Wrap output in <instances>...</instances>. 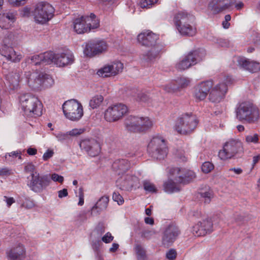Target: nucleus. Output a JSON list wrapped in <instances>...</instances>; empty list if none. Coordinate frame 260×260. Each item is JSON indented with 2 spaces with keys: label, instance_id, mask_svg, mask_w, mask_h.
Returning a JSON list of instances; mask_svg holds the SVG:
<instances>
[{
  "label": "nucleus",
  "instance_id": "nucleus-24",
  "mask_svg": "<svg viewBox=\"0 0 260 260\" xmlns=\"http://www.w3.org/2000/svg\"><path fill=\"white\" fill-rule=\"evenodd\" d=\"M27 84L30 88L34 90L41 89V77L40 74L35 72H27L25 73Z\"/></svg>",
  "mask_w": 260,
  "mask_h": 260
},
{
  "label": "nucleus",
  "instance_id": "nucleus-37",
  "mask_svg": "<svg viewBox=\"0 0 260 260\" xmlns=\"http://www.w3.org/2000/svg\"><path fill=\"white\" fill-rule=\"evenodd\" d=\"M179 183L174 181L172 178H169L165 181L163 184V187L165 191L169 193H172L175 192H178L180 190Z\"/></svg>",
  "mask_w": 260,
  "mask_h": 260
},
{
  "label": "nucleus",
  "instance_id": "nucleus-36",
  "mask_svg": "<svg viewBox=\"0 0 260 260\" xmlns=\"http://www.w3.org/2000/svg\"><path fill=\"white\" fill-rule=\"evenodd\" d=\"M84 17V22L86 26H91L90 28V31L93 30L100 27V20L96 17L94 13H90V15L82 16Z\"/></svg>",
  "mask_w": 260,
  "mask_h": 260
},
{
  "label": "nucleus",
  "instance_id": "nucleus-22",
  "mask_svg": "<svg viewBox=\"0 0 260 260\" xmlns=\"http://www.w3.org/2000/svg\"><path fill=\"white\" fill-rule=\"evenodd\" d=\"M237 66L240 69L247 70L251 73L260 71V62L251 61L243 56H239L237 58Z\"/></svg>",
  "mask_w": 260,
  "mask_h": 260
},
{
  "label": "nucleus",
  "instance_id": "nucleus-49",
  "mask_svg": "<svg viewBox=\"0 0 260 260\" xmlns=\"http://www.w3.org/2000/svg\"><path fill=\"white\" fill-rule=\"evenodd\" d=\"M158 0H141L140 6L142 8H149L156 4Z\"/></svg>",
  "mask_w": 260,
  "mask_h": 260
},
{
  "label": "nucleus",
  "instance_id": "nucleus-57",
  "mask_svg": "<svg viewBox=\"0 0 260 260\" xmlns=\"http://www.w3.org/2000/svg\"><path fill=\"white\" fill-rule=\"evenodd\" d=\"M50 179L51 180H52L55 182H58L61 183H62L64 180L63 176L56 173H53L51 175H50Z\"/></svg>",
  "mask_w": 260,
  "mask_h": 260
},
{
  "label": "nucleus",
  "instance_id": "nucleus-43",
  "mask_svg": "<svg viewBox=\"0 0 260 260\" xmlns=\"http://www.w3.org/2000/svg\"><path fill=\"white\" fill-rule=\"evenodd\" d=\"M5 160L8 162H12L14 161L16 157L21 159V152L20 150L12 151L10 153H7L5 155Z\"/></svg>",
  "mask_w": 260,
  "mask_h": 260
},
{
  "label": "nucleus",
  "instance_id": "nucleus-27",
  "mask_svg": "<svg viewBox=\"0 0 260 260\" xmlns=\"http://www.w3.org/2000/svg\"><path fill=\"white\" fill-rule=\"evenodd\" d=\"M16 19L15 12L9 11L0 14V27L2 28L8 29Z\"/></svg>",
  "mask_w": 260,
  "mask_h": 260
},
{
  "label": "nucleus",
  "instance_id": "nucleus-20",
  "mask_svg": "<svg viewBox=\"0 0 260 260\" xmlns=\"http://www.w3.org/2000/svg\"><path fill=\"white\" fill-rule=\"evenodd\" d=\"M158 39L159 37L158 35L149 30L141 32L137 37L138 41L142 45L151 47L159 45L156 44Z\"/></svg>",
  "mask_w": 260,
  "mask_h": 260
},
{
  "label": "nucleus",
  "instance_id": "nucleus-8",
  "mask_svg": "<svg viewBox=\"0 0 260 260\" xmlns=\"http://www.w3.org/2000/svg\"><path fill=\"white\" fill-rule=\"evenodd\" d=\"M205 55V50L203 49L191 51L176 64V68L181 71L186 70L202 61Z\"/></svg>",
  "mask_w": 260,
  "mask_h": 260
},
{
  "label": "nucleus",
  "instance_id": "nucleus-47",
  "mask_svg": "<svg viewBox=\"0 0 260 260\" xmlns=\"http://www.w3.org/2000/svg\"><path fill=\"white\" fill-rule=\"evenodd\" d=\"M214 168L213 164L209 161L204 162L202 166V171L206 174L210 173Z\"/></svg>",
  "mask_w": 260,
  "mask_h": 260
},
{
  "label": "nucleus",
  "instance_id": "nucleus-17",
  "mask_svg": "<svg viewBox=\"0 0 260 260\" xmlns=\"http://www.w3.org/2000/svg\"><path fill=\"white\" fill-rule=\"evenodd\" d=\"M138 178L136 176L126 174L123 175L116 181V186L122 190L129 191L134 187L135 183L137 182Z\"/></svg>",
  "mask_w": 260,
  "mask_h": 260
},
{
  "label": "nucleus",
  "instance_id": "nucleus-41",
  "mask_svg": "<svg viewBox=\"0 0 260 260\" xmlns=\"http://www.w3.org/2000/svg\"><path fill=\"white\" fill-rule=\"evenodd\" d=\"M182 179H181V184H186L189 183L196 177L195 173L191 170L183 169V173Z\"/></svg>",
  "mask_w": 260,
  "mask_h": 260
},
{
  "label": "nucleus",
  "instance_id": "nucleus-25",
  "mask_svg": "<svg viewBox=\"0 0 260 260\" xmlns=\"http://www.w3.org/2000/svg\"><path fill=\"white\" fill-rule=\"evenodd\" d=\"M162 49V46L157 45L152 47L148 51L142 54L141 58L144 61L151 63L155 60L158 57L159 53Z\"/></svg>",
  "mask_w": 260,
  "mask_h": 260
},
{
  "label": "nucleus",
  "instance_id": "nucleus-31",
  "mask_svg": "<svg viewBox=\"0 0 260 260\" xmlns=\"http://www.w3.org/2000/svg\"><path fill=\"white\" fill-rule=\"evenodd\" d=\"M109 197L106 196L102 197L91 209V214L97 215L106 210L109 202Z\"/></svg>",
  "mask_w": 260,
  "mask_h": 260
},
{
  "label": "nucleus",
  "instance_id": "nucleus-30",
  "mask_svg": "<svg viewBox=\"0 0 260 260\" xmlns=\"http://www.w3.org/2000/svg\"><path fill=\"white\" fill-rule=\"evenodd\" d=\"M141 118L138 116H129L125 120L124 124L126 129L131 132H138L139 123L141 122Z\"/></svg>",
  "mask_w": 260,
  "mask_h": 260
},
{
  "label": "nucleus",
  "instance_id": "nucleus-21",
  "mask_svg": "<svg viewBox=\"0 0 260 260\" xmlns=\"http://www.w3.org/2000/svg\"><path fill=\"white\" fill-rule=\"evenodd\" d=\"M213 82L208 80L202 82L196 86L194 91V96L199 101L204 100L213 86Z\"/></svg>",
  "mask_w": 260,
  "mask_h": 260
},
{
  "label": "nucleus",
  "instance_id": "nucleus-14",
  "mask_svg": "<svg viewBox=\"0 0 260 260\" xmlns=\"http://www.w3.org/2000/svg\"><path fill=\"white\" fill-rule=\"evenodd\" d=\"M180 234L179 228L175 224H170L163 232L162 243L164 246H170Z\"/></svg>",
  "mask_w": 260,
  "mask_h": 260
},
{
  "label": "nucleus",
  "instance_id": "nucleus-63",
  "mask_svg": "<svg viewBox=\"0 0 260 260\" xmlns=\"http://www.w3.org/2000/svg\"><path fill=\"white\" fill-rule=\"evenodd\" d=\"M35 167L32 163H28L24 167V170L26 172L35 173Z\"/></svg>",
  "mask_w": 260,
  "mask_h": 260
},
{
  "label": "nucleus",
  "instance_id": "nucleus-46",
  "mask_svg": "<svg viewBox=\"0 0 260 260\" xmlns=\"http://www.w3.org/2000/svg\"><path fill=\"white\" fill-rule=\"evenodd\" d=\"M144 189L147 191L151 193L157 192V188L155 185L148 181H145L143 182Z\"/></svg>",
  "mask_w": 260,
  "mask_h": 260
},
{
  "label": "nucleus",
  "instance_id": "nucleus-40",
  "mask_svg": "<svg viewBox=\"0 0 260 260\" xmlns=\"http://www.w3.org/2000/svg\"><path fill=\"white\" fill-rule=\"evenodd\" d=\"M41 54L43 64H50L53 62L55 63L56 54L53 52H46Z\"/></svg>",
  "mask_w": 260,
  "mask_h": 260
},
{
  "label": "nucleus",
  "instance_id": "nucleus-6",
  "mask_svg": "<svg viewBox=\"0 0 260 260\" xmlns=\"http://www.w3.org/2000/svg\"><path fill=\"white\" fill-rule=\"evenodd\" d=\"M108 48V43L105 40L94 38L85 43L83 53L86 57H93L106 52Z\"/></svg>",
  "mask_w": 260,
  "mask_h": 260
},
{
  "label": "nucleus",
  "instance_id": "nucleus-19",
  "mask_svg": "<svg viewBox=\"0 0 260 260\" xmlns=\"http://www.w3.org/2000/svg\"><path fill=\"white\" fill-rule=\"evenodd\" d=\"M213 223L210 219L200 221L193 226L192 233L196 236H204L213 231Z\"/></svg>",
  "mask_w": 260,
  "mask_h": 260
},
{
  "label": "nucleus",
  "instance_id": "nucleus-18",
  "mask_svg": "<svg viewBox=\"0 0 260 260\" xmlns=\"http://www.w3.org/2000/svg\"><path fill=\"white\" fill-rule=\"evenodd\" d=\"M233 4V0H212L208 7L214 14H218L229 10Z\"/></svg>",
  "mask_w": 260,
  "mask_h": 260
},
{
  "label": "nucleus",
  "instance_id": "nucleus-26",
  "mask_svg": "<svg viewBox=\"0 0 260 260\" xmlns=\"http://www.w3.org/2000/svg\"><path fill=\"white\" fill-rule=\"evenodd\" d=\"M112 168L118 175H123L129 169L130 163L126 159H118L113 163Z\"/></svg>",
  "mask_w": 260,
  "mask_h": 260
},
{
  "label": "nucleus",
  "instance_id": "nucleus-59",
  "mask_svg": "<svg viewBox=\"0 0 260 260\" xmlns=\"http://www.w3.org/2000/svg\"><path fill=\"white\" fill-rule=\"evenodd\" d=\"M54 151L52 149H48L43 154V159L44 161H47L53 156Z\"/></svg>",
  "mask_w": 260,
  "mask_h": 260
},
{
  "label": "nucleus",
  "instance_id": "nucleus-15",
  "mask_svg": "<svg viewBox=\"0 0 260 260\" xmlns=\"http://www.w3.org/2000/svg\"><path fill=\"white\" fill-rule=\"evenodd\" d=\"M123 68V63L119 61L113 62L111 64H108L99 70L97 74L103 77L114 76L122 72Z\"/></svg>",
  "mask_w": 260,
  "mask_h": 260
},
{
  "label": "nucleus",
  "instance_id": "nucleus-11",
  "mask_svg": "<svg viewBox=\"0 0 260 260\" xmlns=\"http://www.w3.org/2000/svg\"><path fill=\"white\" fill-rule=\"evenodd\" d=\"M243 151L242 143L240 141L231 140L224 144L223 149L218 152V156L221 159L225 160L232 158Z\"/></svg>",
  "mask_w": 260,
  "mask_h": 260
},
{
  "label": "nucleus",
  "instance_id": "nucleus-12",
  "mask_svg": "<svg viewBox=\"0 0 260 260\" xmlns=\"http://www.w3.org/2000/svg\"><path fill=\"white\" fill-rule=\"evenodd\" d=\"M128 112L127 107L118 103L109 106L105 111L104 118L109 122L117 121L121 119Z\"/></svg>",
  "mask_w": 260,
  "mask_h": 260
},
{
  "label": "nucleus",
  "instance_id": "nucleus-33",
  "mask_svg": "<svg viewBox=\"0 0 260 260\" xmlns=\"http://www.w3.org/2000/svg\"><path fill=\"white\" fill-rule=\"evenodd\" d=\"M83 132V131L81 129L75 128L66 133L59 132L55 134V136L59 141L64 142L70 141L72 136L80 135Z\"/></svg>",
  "mask_w": 260,
  "mask_h": 260
},
{
  "label": "nucleus",
  "instance_id": "nucleus-60",
  "mask_svg": "<svg viewBox=\"0 0 260 260\" xmlns=\"http://www.w3.org/2000/svg\"><path fill=\"white\" fill-rule=\"evenodd\" d=\"M154 232L150 230H145L142 232L141 237L146 239H150Z\"/></svg>",
  "mask_w": 260,
  "mask_h": 260
},
{
  "label": "nucleus",
  "instance_id": "nucleus-32",
  "mask_svg": "<svg viewBox=\"0 0 260 260\" xmlns=\"http://www.w3.org/2000/svg\"><path fill=\"white\" fill-rule=\"evenodd\" d=\"M0 51L1 54L6 57L8 60L17 62L21 59V56L16 55V52L11 47L4 46L0 49Z\"/></svg>",
  "mask_w": 260,
  "mask_h": 260
},
{
  "label": "nucleus",
  "instance_id": "nucleus-45",
  "mask_svg": "<svg viewBox=\"0 0 260 260\" xmlns=\"http://www.w3.org/2000/svg\"><path fill=\"white\" fill-rule=\"evenodd\" d=\"M259 136L257 134H252L245 136V141L248 144L258 143Z\"/></svg>",
  "mask_w": 260,
  "mask_h": 260
},
{
  "label": "nucleus",
  "instance_id": "nucleus-53",
  "mask_svg": "<svg viewBox=\"0 0 260 260\" xmlns=\"http://www.w3.org/2000/svg\"><path fill=\"white\" fill-rule=\"evenodd\" d=\"M112 198L114 201L116 202L119 205H121L124 203L123 197L118 192H113Z\"/></svg>",
  "mask_w": 260,
  "mask_h": 260
},
{
  "label": "nucleus",
  "instance_id": "nucleus-1",
  "mask_svg": "<svg viewBox=\"0 0 260 260\" xmlns=\"http://www.w3.org/2000/svg\"><path fill=\"white\" fill-rule=\"evenodd\" d=\"M193 15L186 11H179L174 16L173 21L179 32L182 36L193 37L197 33L196 26L192 25L194 21Z\"/></svg>",
  "mask_w": 260,
  "mask_h": 260
},
{
  "label": "nucleus",
  "instance_id": "nucleus-61",
  "mask_svg": "<svg viewBox=\"0 0 260 260\" xmlns=\"http://www.w3.org/2000/svg\"><path fill=\"white\" fill-rule=\"evenodd\" d=\"M79 202L78 205L79 206H82L84 204V192L83 189L82 187H80L79 189Z\"/></svg>",
  "mask_w": 260,
  "mask_h": 260
},
{
  "label": "nucleus",
  "instance_id": "nucleus-56",
  "mask_svg": "<svg viewBox=\"0 0 260 260\" xmlns=\"http://www.w3.org/2000/svg\"><path fill=\"white\" fill-rule=\"evenodd\" d=\"M177 256V252L174 249L169 250L166 253V257L169 260H174Z\"/></svg>",
  "mask_w": 260,
  "mask_h": 260
},
{
  "label": "nucleus",
  "instance_id": "nucleus-23",
  "mask_svg": "<svg viewBox=\"0 0 260 260\" xmlns=\"http://www.w3.org/2000/svg\"><path fill=\"white\" fill-rule=\"evenodd\" d=\"M25 249L22 244H18L11 247L7 251L9 260H22L25 257Z\"/></svg>",
  "mask_w": 260,
  "mask_h": 260
},
{
  "label": "nucleus",
  "instance_id": "nucleus-51",
  "mask_svg": "<svg viewBox=\"0 0 260 260\" xmlns=\"http://www.w3.org/2000/svg\"><path fill=\"white\" fill-rule=\"evenodd\" d=\"M201 196L205 200V203H209L211 199L213 198V192L211 190L208 191L201 192Z\"/></svg>",
  "mask_w": 260,
  "mask_h": 260
},
{
  "label": "nucleus",
  "instance_id": "nucleus-16",
  "mask_svg": "<svg viewBox=\"0 0 260 260\" xmlns=\"http://www.w3.org/2000/svg\"><path fill=\"white\" fill-rule=\"evenodd\" d=\"M209 100L212 103H219L228 90V85L224 83H219L210 90Z\"/></svg>",
  "mask_w": 260,
  "mask_h": 260
},
{
  "label": "nucleus",
  "instance_id": "nucleus-28",
  "mask_svg": "<svg viewBox=\"0 0 260 260\" xmlns=\"http://www.w3.org/2000/svg\"><path fill=\"white\" fill-rule=\"evenodd\" d=\"M189 81L184 78H180L173 81L170 84L166 85L164 89L168 92H174L180 88H183L188 85Z\"/></svg>",
  "mask_w": 260,
  "mask_h": 260
},
{
  "label": "nucleus",
  "instance_id": "nucleus-48",
  "mask_svg": "<svg viewBox=\"0 0 260 260\" xmlns=\"http://www.w3.org/2000/svg\"><path fill=\"white\" fill-rule=\"evenodd\" d=\"M158 0H141L140 6L142 8H149L156 4Z\"/></svg>",
  "mask_w": 260,
  "mask_h": 260
},
{
  "label": "nucleus",
  "instance_id": "nucleus-13",
  "mask_svg": "<svg viewBox=\"0 0 260 260\" xmlns=\"http://www.w3.org/2000/svg\"><path fill=\"white\" fill-rule=\"evenodd\" d=\"M79 146L82 150L85 151L91 157H95L101 152V147L100 142L93 138L82 140Z\"/></svg>",
  "mask_w": 260,
  "mask_h": 260
},
{
  "label": "nucleus",
  "instance_id": "nucleus-3",
  "mask_svg": "<svg viewBox=\"0 0 260 260\" xmlns=\"http://www.w3.org/2000/svg\"><path fill=\"white\" fill-rule=\"evenodd\" d=\"M198 121L196 116L190 113H184L177 119L175 129L179 134L188 135L191 134L196 128Z\"/></svg>",
  "mask_w": 260,
  "mask_h": 260
},
{
  "label": "nucleus",
  "instance_id": "nucleus-55",
  "mask_svg": "<svg viewBox=\"0 0 260 260\" xmlns=\"http://www.w3.org/2000/svg\"><path fill=\"white\" fill-rule=\"evenodd\" d=\"M137 98L140 101L147 102L149 100L150 95L148 93L141 92L138 94Z\"/></svg>",
  "mask_w": 260,
  "mask_h": 260
},
{
  "label": "nucleus",
  "instance_id": "nucleus-9",
  "mask_svg": "<svg viewBox=\"0 0 260 260\" xmlns=\"http://www.w3.org/2000/svg\"><path fill=\"white\" fill-rule=\"evenodd\" d=\"M62 108L65 116L72 121H78L83 115V107L76 100L72 99L65 102Z\"/></svg>",
  "mask_w": 260,
  "mask_h": 260
},
{
  "label": "nucleus",
  "instance_id": "nucleus-5",
  "mask_svg": "<svg viewBox=\"0 0 260 260\" xmlns=\"http://www.w3.org/2000/svg\"><path fill=\"white\" fill-rule=\"evenodd\" d=\"M50 174L40 175L35 172L27 177V185L36 193L42 192L50 185Z\"/></svg>",
  "mask_w": 260,
  "mask_h": 260
},
{
  "label": "nucleus",
  "instance_id": "nucleus-38",
  "mask_svg": "<svg viewBox=\"0 0 260 260\" xmlns=\"http://www.w3.org/2000/svg\"><path fill=\"white\" fill-rule=\"evenodd\" d=\"M40 76L41 77V89L51 87L54 84V80L50 75L41 73Z\"/></svg>",
  "mask_w": 260,
  "mask_h": 260
},
{
  "label": "nucleus",
  "instance_id": "nucleus-29",
  "mask_svg": "<svg viewBox=\"0 0 260 260\" xmlns=\"http://www.w3.org/2000/svg\"><path fill=\"white\" fill-rule=\"evenodd\" d=\"M91 27L86 26L84 22V17L81 16L79 18H76L73 21V27L75 31L78 34H82L90 32V28Z\"/></svg>",
  "mask_w": 260,
  "mask_h": 260
},
{
  "label": "nucleus",
  "instance_id": "nucleus-4",
  "mask_svg": "<svg viewBox=\"0 0 260 260\" xmlns=\"http://www.w3.org/2000/svg\"><path fill=\"white\" fill-rule=\"evenodd\" d=\"M237 118L241 121H245L251 123L256 121L259 118V110L253 103L245 102L240 104L237 108Z\"/></svg>",
  "mask_w": 260,
  "mask_h": 260
},
{
  "label": "nucleus",
  "instance_id": "nucleus-50",
  "mask_svg": "<svg viewBox=\"0 0 260 260\" xmlns=\"http://www.w3.org/2000/svg\"><path fill=\"white\" fill-rule=\"evenodd\" d=\"M30 60V63L36 66L43 64L41 54L31 56Z\"/></svg>",
  "mask_w": 260,
  "mask_h": 260
},
{
  "label": "nucleus",
  "instance_id": "nucleus-10",
  "mask_svg": "<svg viewBox=\"0 0 260 260\" xmlns=\"http://www.w3.org/2000/svg\"><path fill=\"white\" fill-rule=\"evenodd\" d=\"M54 9L49 3L42 2L38 3L32 11L36 21L44 23L54 16Z\"/></svg>",
  "mask_w": 260,
  "mask_h": 260
},
{
  "label": "nucleus",
  "instance_id": "nucleus-54",
  "mask_svg": "<svg viewBox=\"0 0 260 260\" xmlns=\"http://www.w3.org/2000/svg\"><path fill=\"white\" fill-rule=\"evenodd\" d=\"M105 229L104 223L99 222L95 228V231L99 236H101L105 233Z\"/></svg>",
  "mask_w": 260,
  "mask_h": 260
},
{
  "label": "nucleus",
  "instance_id": "nucleus-35",
  "mask_svg": "<svg viewBox=\"0 0 260 260\" xmlns=\"http://www.w3.org/2000/svg\"><path fill=\"white\" fill-rule=\"evenodd\" d=\"M167 169L169 174L168 177L173 178L177 183L181 184V180L182 179V175H183V169L178 167H168Z\"/></svg>",
  "mask_w": 260,
  "mask_h": 260
},
{
  "label": "nucleus",
  "instance_id": "nucleus-52",
  "mask_svg": "<svg viewBox=\"0 0 260 260\" xmlns=\"http://www.w3.org/2000/svg\"><path fill=\"white\" fill-rule=\"evenodd\" d=\"M21 206L27 209H31L35 206L34 201L29 198H25L21 204Z\"/></svg>",
  "mask_w": 260,
  "mask_h": 260
},
{
  "label": "nucleus",
  "instance_id": "nucleus-34",
  "mask_svg": "<svg viewBox=\"0 0 260 260\" xmlns=\"http://www.w3.org/2000/svg\"><path fill=\"white\" fill-rule=\"evenodd\" d=\"M73 62L72 54H67L64 53L56 54L55 64L59 67H64Z\"/></svg>",
  "mask_w": 260,
  "mask_h": 260
},
{
  "label": "nucleus",
  "instance_id": "nucleus-64",
  "mask_svg": "<svg viewBox=\"0 0 260 260\" xmlns=\"http://www.w3.org/2000/svg\"><path fill=\"white\" fill-rule=\"evenodd\" d=\"M25 1L26 0H14V3H10V4L13 6L19 7L24 5Z\"/></svg>",
  "mask_w": 260,
  "mask_h": 260
},
{
  "label": "nucleus",
  "instance_id": "nucleus-2",
  "mask_svg": "<svg viewBox=\"0 0 260 260\" xmlns=\"http://www.w3.org/2000/svg\"><path fill=\"white\" fill-rule=\"evenodd\" d=\"M19 99L25 116L37 117L42 115L43 105L37 96L27 93L21 94Z\"/></svg>",
  "mask_w": 260,
  "mask_h": 260
},
{
  "label": "nucleus",
  "instance_id": "nucleus-7",
  "mask_svg": "<svg viewBox=\"0 0 260 260\" xmlns=\"http://www.w3.org/2000/svg\"><path fill=\"white\" fill-rule=\"evenodd\" d=\"M147 151L153 158L164 159L168 153V148L165 140L160 137H153L148 145Z\"/></svg>",
  "mask_w": 260,
  "mask_h": 260
},
{
  "label": "nucleus",
  "instance_id": "nucleus-44",
  "mask_svg": "<svg viewBox=\"0 0 260 260\" xmlns=\"http://www.w3.org/2000/svg\"><path fill=\"white\" fill-rule=\"evenodd\" d=\"M104 100V98L101 95H96L93 96L89 101V106L92 109L99 107Z\"/></svg>",
  "mask_w": 260,
  "mask_h": 260
},
{
  "label": "nucleus",
  "instance_id": "nucleus-58",
  "mask_svg": "<svg viewBox=\"0 0 260 260\" xmlns=\"http://www.w3.org/2000/svg\"><path fill=\"white\" fill-rule=\"evenodd\" d=\"M114 237L110 232L107 233L102 238V241L105 243H110L113 240Z\"/></svg>",
  "mask_w": 260,
  "mask_h": 260
},
{
  "label": "nucleus",
  "instance_id": "nucleus-39",
  "mask_svg": "<svg viewBox=\"0 0 260 260\" xmlns=\"http://www.w3.org/2000/svg\"><path fill=\"white\" fill-rule=\"evenodd\" d=\"M141 122L139 123L137 132H146L152 126V121L148 117H140Z\"/></svg>",
  "mask_w": 260,
  "mask_h": 260
},
{
  "label": "nucleus",
  "instance_id": "nucleus-42",
  "mask_svg": "<svg viewBox=\"0 0 260 260\" xmlns=\"http://www.w3.org/2000/svg\"><path fill=\"white\" fill-rule=\"evenodd\" d=\"M134 250L138 260H146L147 257L146 251L141 245L139 244H135Z\"/></svg>",
  "mask_w": 260,
  "mask_h": 260
},
{
  "label": "nucleus",
  "instance_id": "nucleus-62",
  "mask_svg": "<svg viewBox=\"0 0 260 260\" xmlns=\"http://www.w3.org/2000/svg\"><path fill=\"white\" fill-rule=\"evenodd\" d=\"M101 243V241L98 240V241H95L94 242H93L91 244L92 248L93 250H94V251L95 252V254L100 253V247Z\"/></svg>",
  "mask_w": 260,
  "mask_h": 260
}]
</instances>
